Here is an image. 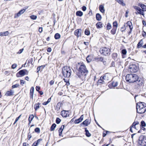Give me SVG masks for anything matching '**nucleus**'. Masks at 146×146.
<instances>
[{"mask_svg":"<svg viewBox=\"0 0 146 146\" xmlns=\"http://www.w3.org/2000/svg\"><path fill=\"white\" fill-rule=\"evenodd\" d=\"M77 68L78 70L77 74V76L80 78L82 79L85 78L88 73V71L85 65L83 64L78 65Z\"/></svg>","mask_w":146,"mask_h":146,"instance_id":"1","label":"nucleus"},{"mask_svg":"<svg viewBox=\"0 0 146 146\" xmlns=\"http://www.w3.org/2000/svg\"><path fill=\"white\" fill-rule=\"evenodd\" d=\"M136 109L137 113H143L146 111V104L144 102H138L137 104Z\"/></svg>","mask_w":146,"mask_h":146,"instance_id":"2","label":"nucleus"},{"mask_svg":"<svg viewBox=\"0 0 146 146\" xmlns=\"http://www.w3.org/2000/svg\"><path fill=\"white\" fill-rule=\"evenodd\" d=\"M138 5L141 7L142 9L137 6H133V7L137 11V12L136 13V14H139L142 15L144 17V14L143 12L146 11V5L141 3H139Z\"/></svg>","mask_w":146,"mask_h":146,"instance_id":"3","label":"nucleus"},{"mask_svg":"<svg viewBox=\"0 0 146 146\" xmlns=\"http://www.w3.org/2000/svg\"><path fill=\"white\" fill-rule=\"evenodd\" d=\"M138 76L135 74H127L125 77V79L127 82L129 83H134L138 80Z\"/></svg>","mask_w":146,"mask_h":146,"instance_id":"4","label":"nucleus"},{"mask_svg":"<svg viewBox=\"0 0 146 146\" xmlns=\"http://www.w3.org/2000/svg\"><path fill=\"white\" fill-rule=\"evenodd\" d=\"M72 70L69 66H65L62 68V73L64 76L69 78L71 74Z\"/></svg>","mask_w":146,"mask_h":146,"instance_id":"5","label":"nucleus"},{"mask_svg":"<svg viewBox=\"0 0 146 146\" xmlns=\"http://www.w3.org/2000/svg\"><path fill=\"white\" fill-rule=\"evenodd\" d=\"M100 53L105 56L109 55L110 54V50L109 48L106 47H103L100 49Z\"/></svg>","mask_w":146,"mask_h":146,"instance_id":"6","label":"nucleus"},{"mask_svg":"<svg viewBox=\"0 0 146 146\" xmlns=\"http://www.w3.org/2000/svg\"><path fill=\"white\" fill-rule=\"evenodd\" d=\"M28 71L26 69H23L19 71L16 74L17 77H22L25 75H27L28 74Z\"/></svg>","mask_w":146,"mask_h":146,"instance_id":"7","label":"nucleus"},{"mask_svg":"<svg viewBox=\"0 0 146 146\" xmlns=\"http://www.w3.org/2000/svg\"><path fill=\"white\" fill-rule=\"evenodd\" d=\"M135 88L137 89H140L143 85V80L141 79H138L136 82Z\"/></svg>","mask_w":146,"mask_h":146,"instance_id":"8","label":"nucleus"},{"mask_svg":"<svg viewBox=\"0 0 146 146\" xmlns=\"http://www.w3.org/2000/svg\"><path fill=\"white\" fill-rule=\"evenodd\" d=\"M138 143L142 146H146V138L140 137L138 141Z\"/></svg>","mask_w":146,"mask_h":146,"instance_id":"9","label":"nucleus"},{"mask_svg":"<svg viewBox=\"0 0 146 146\" xmlns=\"http://www.w3.org/2000/svg\"><path fill=\"white\" fill-rule=\"evenodd\" d=\"M129 71L131 72H135L138 70L137 66L135 64H132L129 65Z\"/></svg>","mask_w":146,"mask_h":146,"instance_id":"10","label":"nucleus"},{"mask_svg":"<svg viewBox=\"0 0 146 146\" xmlns=\"http://www.w3.org/2000/svg\"><path fill=\"white\" fill-rule=\"evenodd\" d=\"M111 77L109 73H106L102 77V79L105 81H108L110 80Z\"/></svg>","mask_w":146,"mask_h":146,"instance_id":"11","label":"nucleus"},{"mask_svg":"<svg viewBox=\"0 0 146 146\" xmlns=\"http://www.w3.org/2000/svg\"><path fill=\"white\" fill-rule=\"evenodd\" d=\"M61 115L64 117H69V112L68 111L63 110L61 112Z\"/></svg>","mask_w":146,"mask_h":146,"instance_id":"12","label":"nucleus"},{"mask_svg":"<svg viewBox=\"0 0 146 146\" xmlns=\"http://www.w3.org/2000/svg\"><path fill=\"white\" fill-rule=\"evenodd\" d=\"M27 8H25V9L21 10L20 11H19L18 12L15 14V18H17L20 16L22 14H23L25 11L26 9Z\"/></svg>","mask_w":146,"mask_h":146,"instance_id":"13","label":"nucleus"},{"mask_svg":"<svg viewBox=\"0 0 146 146\" xmlns=\"http://www.w3.org/2000/svg\"><path fill=\"white\" fill-rule=\"evenodd\" d=\"M82 30L81 29H77L74 32V34L78 37L81 36Z\"/></svg>","mask_w":146,"mask_h":146,"instance_id":"14","label":"nucleus"},{"mask_svg":"<svg viewBox=\"0 0 146 146\" xmlns=\"http://www.w3.org/2000/svg\"><path fill=\"white\" fill-rule=\"evenodd\" d=\"M34 88L33 87H31L30 90V98L32 100L33 99V96L34 95Z\"/></svg>","mask_w":146,"mask_h":146,"instance_id":"15","label":"nucleus"},{"mask_svg":"<svg viewBox=\"0 0 146 146\" xmlns=\"http://www.w3.org/2000/svg\"><path fill=\"white\" fill-rule=\"evenodd\" d=\"M94 58L92 55L88 56L86 58V61L88 63L90 62L92 60H94Z\"/></svg>","mask_w":146,"mask_h":146,"instance_id":"16","label":"nucleus"},{"mask_svg":"<svg viewBox=\"0 0 146 146\" xmlns=\"http://www.w3.org/2000/svg\"><path fill=\"white\" fill-rule=\"evenodd\" d=\"M90 122L91 120L86 119L81 123V125L82 124L84 125L85 126H87L90 123Z\"/></svg>","mask_w":146,"mask_h":146,"instance_id":"17","label":"nucleus"},{"mask_svg":"<svg viewBox=\"0 0 146 146\" xmlns=\"http://www.w3.org/2000/svg\"><path fill=\"white\" fill-rule=\"evenodd\" d=\"M127 24L129 26L130 29V31H132V29L133 28V26L132 23L131 21H128L127 22Z\"/></svg>","mask_w":146,"mask_h":146,"instance_id":"18","label":"nucleus"},{"mask_svg":"<svg viewBox=\"0 0 146 146\" xmlns=\"http://www.w3.org/2000/svg\"><path fill=\"white\" fill-rule=\"evenodd\" d=\"M45 66V65H44L38 67L37 68V73L39 71H40V72L42 71L43 69L44 68Z\"/></svg>","mask_w":146,"mask_h":146,"instance_id":"19","label":"nucleus"},{"mask_svg":"<svg viewBox=\"0 0 146 146\" xmlns=\"http://www.w3.org/2000/svg\"><path fill=\"white\" fill-rule=\"evenodd\" d=\"M14 92L10 90V91H8L6 92L5 95L7 96H11L13 95Z\"/></svg>","mask_w":146,"mask_h":146,"instance_id":"20","label":"nucleus"},{"mask_svg":"<svg viewBox=\"0 0 146 146\" xmlns=\"http://www.w3.org/2000/svg\"><path fill=\"white\" fill-rule=\"evenodd\" d=\"M143 41L142 39L138 43L137 45V47L138 48H140L142 46L143 44Z\"/></svg>","mask_w":146,"mask_h":146,"instance_id":"21","label":"nucleus"},{"mask_svg":"<svg viewBox=\"0 0 146 146\" xmlns=\"http://www.w3.org/2000/svg\"><path fill=\"white\" fill-rule=\"evenodd\" d=\"M100 11L102 13H104L105 12V9H104V6L102 5L100 6L99 7Z\"/></svg>","mask_w":146,"mask_h":146,"instance_id":"22","label":"nucleus"},{"mask_svg":"<svg viewBox=\"0 0 146 146\" xmlns=\"http://www.w3.org/2000/svg\"><path fill=\"white\" fill-rule=\"evenodd\" d=\"M104 60V58L102 57H96L94 58V60L96 61H100L102 62Z\"/></svg>","mask_w":146,"mask_h":146,"instance_id":"23","label":"nucleus"},{"mask_svg":"<svg viewBox=\"0 0 146 146\" xmlns=\"http://www.w3.org/2000/svg\"><path fill=\"white\" fill-rule=\"evenodd\" d=\"M96 26V27L98 29L102 28L103 27L102 23L100 22H99L97 23Z\"/></svg>","mask_w":146,"mask_h":146,"instance_id":"24","label":"nucleus"},{"mask_svg":"<svg viewBox=\"0 0 146 146\" xmlns=\"http://www.w3.org/2000/svg\"><path fill=\"white\" fill-rule=\"evenodd\" d=\"M61 105V103L60 102L58 103L56 106V107H55V109L57 111H58L60 108Z\"/></svg>","mask_w":146,"mask_h":146,"instance_id":"25","label":"nucleus"},{"mask_svg":"<svg viewBox=\"0 0 146 146\" xmlns=\"http://www.w3.org/2000/svg\"><path fill=\"white\" fill-rule=\"evenodd\" d=\"M117 1L119 4H120L123 6H125V3H123V0H115Z\"/></svg>","mask_w":146,"mask_h":146,"instance_id":"26","label":"nucleus"},{"mask_svg":"<svg viewBox=\"0 0 146 146\" xmlns=\"http://www.w3.org/2000/svg\"><path fill=\"white\" fill-rule=\"evenodd\" d=\"M118 56L117 54L116 53H113L112 54V58L114 60H117Z\"/></svg>","mask_w":146,"mask_h":146,"instance_id":"27","label":"nucleus"},{"mask_svg":"<svg viewBox=\"0 0 146 146\" xmlns=\"http://www.w3.org/2000/svg\"><path fill=\"white\" fill-rule=\"evenodd\" d=\"M76 14L77 16L81 17L83 15V13L81 11H78L76 12Z\"/></svg>","mask_w":146,"mask_h":146,"instance_id":"28","label":"nucleus"},{"mask_svg":"<svg viewBox=\"0 0 146 146\" xmlns=\"http://www.w3.org/2000/svg\"><path fill=\"white\" fill-rule=\"evenodd\" d=\"M85 131L86 135L88 137H90L91 136V134L89 132L88 130H87L86 128H85Z\"/></svg>","mask_w":146,"mask_h":146,"instance_id":"29","label":"nucleus"},{"mask_svg":"<svg viewBox=\"0 0 146 146\" xmlns=\"http://www.w3.org/2000/svg\"><path fill=\"white\" fill-rule=\"evenodd\" d=\"M34 117V116L33 115H31L29 116V123H31V121L33 120Z\"/></svg>","mask_w":146,"mask_h":146,"instance_id":"30","label":"nucleus"},{"mask_svg":"<svg viewBox=\"0 0 146 146\" xmlns=\"http://www.w3.org/2000/svg\"><path fill=\"white\" fill-rule=\"evenodd\" d=\"M96 17L97 20L98 21L100 20L102 18L101 15L99 13H97L96 14Z\"/></svg>","mask_w":146,"mask_h":146,"instance_id":"31","label":"nucleus"},{"mask_svg":"<svg viewBox=\"0 0 146 146\" xmlns=\"http://www.w3.org/2000/svg\"><path fill=\"white\" fill-rule=\"evenodd\" d=\"M40 103H38L35 104L34 105V108L35 110H36L39 108Z\"/></svg>","mask_w":146,"mask_h":146,"instance_id":"32","label":"nucleus"},{"mask_svg":"<svg viewBox=\"0 0 146 146\" xmlns=\"http://www.w3.org/2000/svg\"><path fill=\"white\" fill-rule=\"evenodd\" d=\"M139 124V123L138 121H137L136 122H134L133 123L132 125V127H134V128L136 129L135 126Z\"/></svg>","mask_w":146,"mask_h":146,"instance_id":"33","label":"nucleus"},{"mask_svg":"<svg viewBox=\"0 0 146 146\" xmlns=\"http://www.w3.org/2000/svg\"><path fill=\"white\" fill-rule=\"evenodd\" d=\"M60 35L59 33H57L55 34L54 38L56 39H58L60 38Z\"/></svg>","mask_w":146,"mask_h":146,"instance_id":"34","label":"nucleus"},{"mask_svg":"<svg viewBox=\"0 0 146 146\" xmlns=\"http://www.w3.org/2000/svg\"><path fill=\"white\" fill-rule=\"evenodd\" d=\"M117 29L115 28L114 27H113V28L111 31V33L112 35H114L116 33V31Z\"/></svg>","mask_w":146,"mask_h":146,"instance_id":"35","label":"nucleus"},{"mask_svg":"<svg viewBox=\"0 0 146 146\" xmlns=\"http://www.w3.org/2000/svg\"><path fill=\"white\" fill-rule=\"evenodd\" d=\"M113 27L117 29V21H115L113 23Z\"/></svg>","mask_w":146,"mask_h":146,"instance_id":"36","label":"nucleus"},{"mask_svg":"<svg viewBox=\"0 0 146 146\" xmlns=\"http://www.w3.org/2000/svg\"><path fill=\"white\" fill-rule=\"evenodd\" d=\"M56 126V125L55 123H53L52 125L50 128V129L51 131H53L54 130Z\"/></svg>","mask_w":146,"mask_h":146,"instance_id":"37","label":"nucleus"},{"mask_svg":"<svg viewBox=\"0 0 146 146\" xmlns=\"http://www.w3.org/2000/svg\"><path fill=\"white\" fill-rule=\"evenodd\" d=\"M118 84V82H112V85L114 87H115L117 86Z\"/></svg>","mask_w":146,"mask_h":146,"instance_id":"38","label":"nucleus"},{"mask_svg":"<svg viewBox=\"0 0 146 146\" xmlns=\"http://www.w3.org/2000/svg\"><path fill=\"white\" fill-rule=\"evenodd\" d=\"M30 17L32 19L35 20L36 19L37 17L36 15H33L31 16Z\"/></svg>","mask_w":146,"mask_h":146,"instance_id":"39","label":"nucleus"},{"mask_svg":"<svg viewBox=\"0 0 146 146\" xmlns=\"http://www.w3.org/2000/svg\"><path fill=\"white\" fill-rule=\"evenodd\" d=\"M107 30L110 29L111 28V26L110 23H108L106 27Z\"/></svg>","mask_w":146,"mask_h":146,"instance_id":"40","label":"nucleus"},{"mask_svg":"<svg viewBox=\"0 0 146 146\" xmlns=\"http://www.w3.org/2000/svg\"><path fill=\"white\" fill-rule=\"evenodd\" d=\"M85 34L86 35H88L90 34V32L89 30L86 29L84 31Z\"/></svg>","mask_w":146,"mask_h":146,"instance_id":"41","label":"nucleus"},{"mask_svg":"<svg viewBox=\"0 0 146 146\" xmlns=\"http://www.w3.org/2000/svg\"><path fill=\"white\" fill-rule=\"evenodd\" d=\"M141 125L142 127H144L146 126V124L145 121H142L141 122Z\"/></svg>","mask_w":146,"mask_h":146,"instance_id":"42","label":"nucleus"},{"mask_svg":"<svg viewBox=\"0 0 146 146\" xmlns=\"http://www.w3.org/2000/svg\"><path fill=\"white\" fill-rule=\"evenodd\" d=\"M21 114L18 117H17L16 118L15 121L13 124V125H15L16 123L17 122V121H18L19 119L21 117Z\"/></svg>","mask_w":146,"mask_h":146,"instance_id":"43","label":"nucleus"},{"mask_svg":"<svg viewBox=\"0 0 146 146\" xmlns=\"http://www.w3.org/2000/svg\"><path fill=\"white\" fill-rule=\"evenodd\" d=\"M81 121H80V119L79 118L78 119H76L74 121V122L75 124H77V123H79Z\"/></svg>","mask_w":146,"mask_h":146,"instance_id":"44","label":"nucleus"},{"mask_svg":"<svg viewBox=\"0 0 146 146\" xmlns=\"http://www.w3.org/2000/svg\"><path fill=\"white\" fill-rule=\"evenodd\" d=\"M127 52V50L125 49H123L121 51L122 54L124 55H125L126 54Z\"/></svg>","mask_w":146,"mask_h":146,"instance_id":"45","label":"nucleus"},{"mask_svg":"<svg viewBox=\"0 0 146 146\" xmlns=\"http://www.w3.org/2000/svg\"><path fill=\"white\" fill-rule=\"evenodd\" d=\"M102 77L100 78V79L98 81V83H102L103 82H104V80H103Z\"/></svg>","mask_w":146,"mask_h":146,"instance_id":"46","label":"nucleus"},{"mask_svg":"<svg viewBox=\"0 0 146 146\" xmlns=\"http://www.w3.org/2000/svg\"><path fill=\"white\" fill-rule=\"evenodd\" d=\"M19 86V84H17L13 85L12 86V88H14L18 87Z\"/></svg>","mask_w":146,"mask_h":146,"instance_id":"47","label":"nucleus"},{"mask_svg":"<svg viewBox=\"0 0 146 146\" xmlns=\"http://www.w3.org/2000/svg\"><path fill=\"white\" fill-rule=\"evenodd\" d=\"M35 132L37 133H39L40 132V128L38 127H36L35 129Z\"/></svg>","mask_w":146,"mask_h":146,"instance_id":"48","label":"nucleus"},{"mask_svg":"<svg viewBox=\"0 0 146 146\" xmlns=\"http://www.w3.org/2000/svg\"><path fill=\"white\" fill-rule=\"evenodd\" d=\"M61 121V119L58 117H57L56 119V122L57 124H59Z\"/></svg>","mask_w":146,"mask_h":146,"instance_id":"49","label":"nucleus"},{"mask_svg":"<svg viewBox=\"0 0 146 146\" xmlns=\"http://www.w3.org/2000/svg\"><path fill=\"white\" fill-rule=\"evenodd\" d=\"M33 62V58H30L28 60V64H31L32 65H33V64L32 63Z\"/></svg>","mask_w":146,"mask_h":146,"instance_id":"50","label":"nucleus"},{"mask_svg":"<svg viewBox=\"0 0 146 146\" xmlns=\"http://www.w3.org/2000/svg\"><path fill=\"white\" fill-rule=\"evenodd\" d=\"M63 82H61L58 83V86H59L60 88H61L63 86Z\"/></svg>","mask_w":146,"mask_h":146,"instance_id":"51","label":"nucleus"},{"mask_svg":"<svg viewBox=\"0 0 146 146\" xmlns=\"http://www.w3.org/2000/svg\"><path fill=\"white\" fill-rule=\"evenodd\" d=\"M17 66V64H13L11 66V68L13 69L15 68Z\"/></svg>","mask_w":146,"mask_h":146,"instance_id":"52","label":"nucleus"},{"mask_svg":"<svg viewBox=\"0 0 146 146\" xmlns=\"http://www.w3.org/2000/svg\"><path fill=\"white\" fill-rule=\"evenodd\" d=\"M126 29V28L125 27V25L122 27L121 28V32H123Z\"/></svg>","mask_w":146,"mask_h":146,"instance_id":"53","label":"nucleus"},{"mask_svg":"<svg viewBox=\"0 0 146 146\" xmlns=\"http://www.w3.org/2000/svg\"><path fill=\"white\" fill-rule=\"evenodd\" d=\"M23 50H24V49L23 48H22V49H20L19 50V51L17 52V54H21V53H22L23 51Z\"/></svg>","mask_w":146,"mask_h":146,"instance_id":"54","label":"nucleus"},{"mask_svg":"<svg viewBox=\"0 0 146 146\" xmlns=\"http://www.w3.org/2000/svg\"><path fill=\"white\" fill-rule=\"evenodd\" d=\"M3 36H6L8 34L9 32L8 31H6L5 32H3Z\"/></svg>","mask_w":146,"mask_h":146,"instance_id":"55","label":"nucleus"},{"mask_svg":"<svg viewBox=\"0 0 146 146\" xmlns=\"http://www.w3.org/2000/svg\"><path fill=\"white\" fill-rule=\"evenodd\" d=\"M25 81L23 80H20V84L22 85H23V84L25 83Z\"/></svg>","mask_w":146,"mask_h":146,"instance_id":"56","label":"nucleus"},{"mask_svg":"<svg viewBox=\"0 0 146 146\" xmlns=\"http://www.w3.org/2000/svg\"><path fill=\"white\" fill-rule=\"evenodd\" d=\"M58 131L59 132V135L60 136H61L62 133V130L60 129H59L58 130Z\"/></svg>","mask_w":146,"mask_h":146,"instance_id":"57","label":"nucleus"},{"mask_svg":"<svg viewBox=\"0 0 146 146\" xmlns=\"http://www.w3.org/2000/svg\"><path fill=\"white\" fill-rule=\"evenodd\" d=\"M42 139H38L37 141H36V142L37 143V144L38 145V144L40 142V141H42Z\"/></svg>","mask_w":146,"mask_h":146,"instance_id":"58","label":"nucleus"},{"mask_svg":"<svg viewBox=\"0 0 146 146\" xmlns=\"http://www.w3.org/2000/svg\"><path fill=\"white\" fill-rule=\"evenodd\" d=\"M36 91L38 92V91H39V90L40 89V87L39 86H36Z\"/></svg>","mask_w":146,"mask_h":146,"instance_id":"59","label":"nucleus"},{"mask_svg":"<svg viewBox=\"0 0 146 146\" xmlns=\"http://www.w3.org/2000/svg\"><path fill=\"white\" fill-rule=\"evenodd\" d=\"M51 100V98H49L47 101L46 102V105L48 104L49 103Z\"/></svg>","mask_w":146,"mask_h":146,"instance_id":"60","label":"nucleus"},{"mask_svg":"<svg viewBox=\"0 0 146 146\" xmlns=\"http://www.w3.org/2000/svg\"><path fill=\"white\" fill-rule=\"evenodd\" d=\"M86 9V7L85 6H83L82 7V10L84 11H85Z\"/></svg>","mask_w":146,"mask_h":146,"instance_id":"61","label":"nucleus"},{"mask_svg":"<svg viewBox=\"0 0 146 146\" xmlns=\"http://www.w3.org/2000/svg\"><path fill=\"white\" fill-rule=\"evenodd\" d=\"M83 118H84L83 115H82L80 117V118L79 119H80V121H82V120H83Z\"/></svg>","mask_w":146,"mask_h":146,"instance_id":"62","label":"nucleus"},{"mask_svg":"<svg viewBox=\"0 0 146 146\" xmlns=\"http://www.w3.org/2000/svg\"><path fill=\"white\" fill-rule=\"evenodd\" d=\"M38 31L40 33H41L42 31V27H40L38 29Z\"/></svg>","mask_w":146,"mask_h":146,"instance_id":"63","label":"nucleus"},{"mask_svg":"<svg viewBox=\"0 0 146 146\" xmlns=\"http://www.w3.org/2000/svg\"><path fill=\"white\" fill-rule=\"evenodd\" d=\"M142 35L144 37L146 36V32L144 31L142 34Z\"/></svg>","mask_w":146,"mask_h":146,"instance_id":"64","label":"nucleus"}]
</instances>
